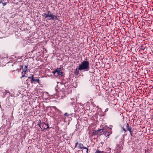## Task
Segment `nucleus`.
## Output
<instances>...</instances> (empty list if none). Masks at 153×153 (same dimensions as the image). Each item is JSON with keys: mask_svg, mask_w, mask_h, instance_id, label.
<instances>
[{"mask_svg": "<svg viewBox=\"0 0 153 153\" xmlns=\"http://www.w3.org/2000/svg\"><path fill=\"white\" fill-rule=\"evenodd\" d=\"M90 69L89 62L86 61L82 62L79 66L78 69L79 70H83L84 71H88Z\"/></svg>", "mask_w": 153, "mask_h": 153, "instance_id": "nucleus-1", "label": "nucleus"}, {"mask_svg": "<svg viewBox=\"0 0 153 153\" xmlns=\"http://www.w3.org/2000/svg\"><path fill=\"white\" fill-rule=\"evenodd\" d=\"M28 78L31 79L30 81L31 83L32 84H36L38 83L39 84L40 83L39 82L40 81L39 79L37 78H35L34 77L33 75H30V76L28 77Z\"/></svg>", "mask_w": 153, "mask_h": 153, "instance_id": "nucleus-2", "label": "nucleus"}, {"mask_svg": "<svg viewBox=\"0 0 153 153\" xmlns=\"http://www.w3.org/2000/svg\"><path fill=\"white\" fill-rule=\"evenodd\" d=\"M6 103L7 105L10 106L15 103L14 98L12 96L9 97L6 100Z\"/></svg>", "mask_w": 153, "mask_h": 153, "instance_id": "nucleus-3", "label": "nucleus"}, {"mask_svg": "<svg viewBox=\"0 0 153 153\" xmlns=\"http://www.w3.org/2000/svg\"><path fill=\"white\" fill-rule=\"evenodd\" d=\"M47 11V14L46 13H44L43 16H45V18H48V20H53V18L54 15L52 13H51L49 10Z\"/></svg>", "mask_w": 153, "mask_h": 153, "instance_id": "nucleus-4", "label": "nucleus"}, {"mask_svg": "<svg viewBox=\"0 0 153 153\" xmlns=\"http://www.w3.org/2000/svg\"><path fill=\"white\" fill-rule=\"evenodd\" d=\"M38 125L39 126L40 128H41V129H42L43 131L48 128L49 127L48 124H46L44 122L40 123V124H39Z\"/></svg>", "mask_w": 153, "mask_h": 153, "instance_id": "nucleus-5", "label": "nucleus"}, {"mask_svg": "<svg viewBox=\"0 0 153 153\" xmlns=\"http://www.w3.org/2000/svg\"><path fill=\"white\" fill-rule=\"evenodd\" d=\"M107 131L104 128H102L97 130V133L99 135H102L103 134H104L105 135H106L107 134Z\"/></svg>", "mask_w": 153, "mask_h": 153, "instance_id": "nucleus-6", "label": "nucleus"}, {"mask_svg": "<svg viewBox=\"0 0 153 153\" xmlns=\"http://www.w3.org/2000/svg\"><path fill=\"white\" fill-rule=\"evenodd\" d=\"M126 125V129L123 127H121V128L124 131V133H125L127 132V130L128 131L130 130L131 128V127L129 126V124L128 123H126L125 124Z\"/></svg>", "mask_w": 153, "mask_h": 153, "instance_id": "nucleus-7", "label": "nucleus"}, {"mask_svg": "<svg viewBox=\"0 0 153 153\" xmlns=\"http://www.w3.org/2000/svg\"><path fill=\"white\" fill-rule=\"evenodd\" d=\"M56 72L57 73L58 75L60 76H62L63 75L61 68H57L56 70Z\"/></svg>", "mask_w": 153, "mask_h": 153, "instance_id": "nucleus-8", "label": "nucleus"}, {"mask_svg": "<svg viewBox=\"0 0 153 153\" xmlns=\"http://www.w3.org/2000/svg\"><path fill=\"white\" fill-rule=\"evenodd\" d=\"M78 147L80 149H87L88 148H86V147H85L83 146V144H82L81 143H78Z\"/></svg>", "mask_w": 153, "mask_h": 153, "instance_id": "nucleus-9", "label": "nucleus"}, {"mask_svg": "<svg viewBox=\"0 0 153 153\" xmlns=\"http://www.w3.org/2000/svg\"><path fill=\"white\" fill-rule=\"evenodd\" d=\"M60 86H62V85H60V86H59L58 85H57L56 86V90H58V91H61V92H63L64 91V89H63V88H62V89H61L60 88ZM62 86H63V85H62Z\"/></svg>", "mask_w": 153, "mask_h": 153, "instance_id": "nucleus-10", "label": "nucleus"}, {"mask_svg": "<svg viewBox=\"0 0 153 153\" xmlns=\"http://www.w3.org/2000/svg\"><path fill=\"white\" fill-rule=\"evenodd\" d=\"M74 73L76 75H78L79 74V71L77 70V68H76L74 71Z\"/></svg>", "mask_w": 153, "mask_h": 153, "instance_id": "nucleus-11", "label": "nucleus"}, {"mask_svg": "<svg viewBox=\"0 0 153 153\" xmlns=\"http://www.w3.org/2000/svg\"><path fill=\"white\" fill-rule=\"evenodd\" d=\"M27 66H26L24 68H23V71L24 72H25L27 71Z\"/></svg>", "mask_w": 153, "mask_h": 153, "instance_id": "nucleus-12", "label": "nucleus"}, {"mask_svg": "<svg viewBox=\"0 0 153 153\" xmlns=\"http://www.w3.org/2000/svg\"><path fill=\"white\" fill-rule=\"evenodd\" d=\"M112 131H111L110 132H108V131H107V135H106L105 136H106H106H108V137H109V136L110 135V134H112Z\"/></svg>", "mask_w": 153, "mask_h": 153, "instance_id": "nucleus-13", "label": "nucleus"}, {"mask_svg": "<svg viewBox=\"0 0 153 153\" xmlns=\"http://www.w3.org/2000/svg\"><path fill=\"white\" fill-rule=\"evenodd\" d=\"M54 19H55L56 20H57L58 21L59 20L58 19V16H56L54 15L53 18V20Z\"/></svg>", "mask_w": 153, "mask_h": 153, "instance_id": "nucleus-14", "label": "nucleus"}, {"mask_svg": "<svg viewBox=\"0 0 153 153\" xmlns=\"http://www.w3.org/2000/svg\"><path fill=\"white\" fill-rule=\"evenodd\" d=\"M97 133V130L96 131V130H94L93 131V135H93L96 134Z\"/></svg>", "mask_w": 153, "mask_h": 153, "instance_id": "nucleus-15", "label": "nucleus"}, {"mask_svg": "<svg viewBox=\"0 0 153 153\" xmlns=\"http://www.w3.org/2000/svg\"><path fill=\"white\" fill-rule=\"evenodd\" d=\"M95 153H103L102 152L98 150H97L95 152Z\"/></svg>", "mask_w": 153, "mask_h": 153, "instance_id": "nucleus-16", "label": "nucleus"}, {"mask_svg": "<svg viewBox=\"0 0 153 153\" xmlns=\"http://www.w3.org/2000/svg\"><path fill=\"white\" fill-rule=\"evenodd\" d=\"M2 3L3 5V6H4L6 5V4H7V2H3V3L2 2Z\"/></svg>", "mask_w": 153, "mask_h": 153, "instance_id": "nucleus-17", "label": "nucleus"}, {"mask_svg": "<svg viewBox=\"0 0 153 153\" xmlns=\"http://www.w3.org/2000/svg\"><path fill=\"white\" fill-rule=\"evenodd\" d=\"M64 115L65 116H67V117H68L69 116V115H68V113H65V114H64Z\"/></svg>", "mask_w": 153, "mask_h": 153, "instance_id": "nucleus-18", "label": "nucleus"}, {"mask_svg": "<svg viewBox=\"0 0 153 153\" xmlns=\"http://www.w3.org/2000/svg\"><path fill=\"white\" fill-rule=\"evenodd\" d=\"M78 142H77L76 143V144H75V146H74V148L76 147L77 146V145H78Z\"/></svg>", "mask_w": 153, "mask_h": 153, "instance_id": "nucleus-19", "label": "nucleus"}, {"mask_svg": "<svg viewBox=\"0 0 153 153\" xmlns=\"http://www.w3.org/2000/svg\"><path fill=\"white\" fill-rule=\"evenodd\" d=\"M128 131H129L130 133H132V131H131V128L130 130H128Z\"/></svg>", "mask_w": 153, "mask_h": 153, "instance_id": "nucleus-20", "label": "nucleus"}, {"mask_svg": "<svg viewBox=\"0 0 153 153\" xmlns=\"http://www.w3.org/2000/svg\"><path fill=\"white\" fill-rule=\"evenodd\" d=\"M26 77V76L25 75H22L21 77V79H22V78L23 77Z\"/></svg>", "mask_w": 153, "mask_h": 153, "instance_id": "nucleus-21", "label": "nucleus"}, {"mask_svg": "<svg viewBox=\"0 0 153 153\" xmlns=\"http://www.w3.org/2000/svg\"><path fill=\"white\" fill-rule=\"evenodd\" d=\"M5 92L6 93H9V91H5Z\"/></svg>", "mask_w": 153, "mask_h": 153, "instance_id": "nucleus-22", "label": "nucleus"}, {"mask_svg": "<svg viewBox=\"0 0 153 153\" xmlns=\"http://www.w3.org/2000/svg\"><path fill=\"white\" fill-rule=\"evenodd\" d=\"M130 134L131 136H133V134H132V133H130Z\"/></svg>", "mask_w": 153, "mask_h": 153, "instance_id": "nucleus-23", "label": "nucleus"}, {"mask_svg": "<svg viewBox=\"0 0 153 153\" xmlns=\"http://www.w3.org/2000/svg\"><path fill=\"white\" fill-rule=\"evenodd\" d=\"M53 74H55L56 73V70L55 71H53Z\"/></svg>", "mask_w": 153, "mask_h": 153, "instance_id": "nucleus-24", "label": "nucleus"}, {"mask_svg": "<svg viewBox=\"0 0 153 153\" xmlns=\"http://www.w3.org/2000/svg\"><path fill=\"white\" fill-rule=\"evenodd\" d=\"M53 107L54 109H58L55 106H53Z\"/></svg>", "mask_w": 153, "mask_h": 153, "instance_id": "nucleus-25", "label": "nucleus"}, {"mask_svg": "<svg viewBox=\"0 0 153 153\" xmlns=\"http://www.w3.org/2000/svg\"><path fill=\"white\" fill-rule=\"evenodd\" d=\"M82 153L84 152V153H85V151H83V150H82Z\"/></svg>", "mask_w": 153, "mask_h": 153, "instance_id": "nucleus-26", "label": "nucleus"}, {"mask_svg": "<svg viewBox=\"0 0 153 153\" xmlns=\"http://www.w3.org/2000/svg\"><path fill=\"white\" fill-rule=\"evenodd\" d=\"M23 67V66H22V65H21V66L20 67V69H21Z\"/></svg>", "mask_w": 153, "mask_h": 153, "instance_id": "nucleus-27", "label": "nucleus"}, {"mask_svg": "<svg viewBox=\"0 0 153 153\" xmlns=\"http://www.w3.org/2000/svg\"><path fill=\"white\" fill-rule=\"evenodd\" d=\"M6 92H5V93H4V96H5L6 95Z\"/></svg>", "mask_w": 153, "mask_h": 153, "instance_id": "nucleus-28", "label": "nucleus"}, {"mask_svg": "<svg viewBox=\"0 0 153 153\" xmlns=\"http://www.w3.org/2000/svg\"><path fill=\"white\" fill-rule=\"evenodd\" d=\"M74 100V99H73V98H72V99H71V100Z\"/></svg>", "mask_w": 153, "mask_h": 153, "instance_id": "nucleus-29", "label": "nucleus"}, {"mask_svg": "<svg viewBox=\"0 0 153 153\" xmlns=\"http://www.w3.org/2000/svg\"><path fill=\"white\" fill-rule=\"evenodd\" d=\"M27 79L26 80V82H27Z\"/></svg>", "mask_w": 153, "mask_h": 153, "instance_id": "nucleus-30", "label": "nucleus"}, {"mask_svg": "<svg viewBox=\"0 0 153 153\" xmlns=\"http://www.w3.org/2000/svg\"><path fill=\"white\" fill-rule=\"evenodd\" d=\"M27 84L28 83V82H27Z\"/></svg>", "mask_w": 153, "mask_h": 153, "instance_id": "nucleus-31", "label": "nucleus"}, {"mask_svg": "<svg viewBox=\"0 0 153 153\" xmlns=\"http://www.w3.org/2000/svg\"><path fill=\"white\" fill-rule=\"evenodd\" d=\"M110 129H111V128H110Z\"/></svg>", "mask_w": 153, "mask_h": 153, "instance_id": "nucleus-32", "label": "nucleus"}]
</instances>
